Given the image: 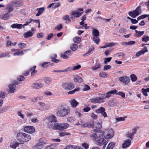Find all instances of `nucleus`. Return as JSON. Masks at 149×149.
Returning a JSON list of instances; mask_svg holds the SVG:
<instances>
[{"mask_svg":"<svg viewBox=\"0 0 149 149\" xmlns=\"http://www.w3.org/2000/svg\"><path fill=\"white\" fill-rule=\"evenodd\" d=\"M99 136H97L96 144L98 145H102L106 141L104 139L105 138L107 139H111L113 135V131L109 129L105 130L104 132H100Z\"/></svg>","mask_w":149,"mask_h":149,"instance_id":"1","label":"nucleus"},{"mask_svg":"<svg viewBox=\"0 0 149 149\" xmlns=\"http://www.w3.org/2000/svg\"><path fill=\"white\" fill-rule=\"evenodd\" d=\"M70 113V109L68 106L61 105L58 107L56 113L58 116L63 117L68 115Z\"/></svg>","mask_w":149,"mask_h":149,"instance_id":"2","label":"nucleus"},{"mask_svg":"<svg viewBox=\"0 0 149 149\" xmlns=\"http://www.w3.org/2000/svg\"><path fill=\"white\" fill-rule=\"evenodd\" d=\"M31 138V136L27 134L21 133L17 134V139L20 143H24V142L29 141Z\"/></svg>","mask_w":149,"mask_h":149,"instance_id":"3","label":"nucleus"},{"mask_svg":"<svg viewBox=\"0 0 149 149\" xmlns=\"http://www.w3.org/2000/svg\"><path fill=\"white\" fill-rule=\"evenodd\" d=\"M92 34L93 36V40L96 44L98 45L100 41L99 37V32L97 29H93L92 31Z\"/></svg>","mask_w":149,"mask_h":149,"instance_id":"4","label":"nucleus"},{"mask_svg":"<svg viewBox=\"0 0 149 149\" xmlns=\"http://www.w3.org/2000/svg\"><path fill=\"white\" fill-rule=\"evenodd\" d=\"M141 12V7H138L136 9L132 12H129V15L133 18H135Z\"/></svg>","mask_w":149,"mask_h":149,"instance_id":"5","label":"nucleus"},{"mask_svg":"<svg viewBox=\"0 0 149 149\" xmlns=\"http://www.w3.org/2000/svg\"><path fill=\"white\" fill-rule=\"evenodd\" d=\"M74 84L71 82L65 83L63 84V88L65 90H70L74 88Z\"/></svg>","mask_w":149,"mask_h":149,"instance_id":"6","label":"nucleus"},{"mask_svg":"<svg viewBox=\"0 0 149 149\" xmlns=\"http://www.w3.org/2000/svg\"><path fill=\"white\" fill-rule=\"evenodd\" d=\"M69 124L66 123H58L55 130H62L67 128L69 127Z\"/></svg>","mask_w":149,"mask_h":149,"instance_id":"7","label":"nucleus"},{"mask_svg":"<svg viewBox=\"0 0 149 149\" xmlns=\"http://www.w3.org/2000/svg\"><path fill=\"white\" fill-rule=\"evenodd\" d=\"M91 102L93 103H101L104 102V98L97 97L93 98L90 100Z\"/></svg>","mask_w":149,"mask_h":149,"instance_id":"8","label":"nucleus"},{"mask_svg":"<svg viewBox=\"0 0 149 149\" xmlns=\"http://www.w3.org/2000/svg\"><path fill=\"white\" fill-rule=\"evenodd\" d=\"M105 109L103 107H101L98 109L96 110L95 112L97 113H101L102 115L104 117H107L106 113L105 112Z\"/></svg>","mask_w":149,"mask_h":149,"instance_id":"9","label":"nucleus"},{"mask_svg":"<svg viewBox=\"0 0 149 149\" xmlns=\"http://www.w3.org/2000/svg\"><path fill=\"white\" fill-rule=\"evenodd\" d=\"M24 131L29 133H32L35 131V128L32 126H27L24 128Z\"/></svg>","mask_w":149,"mask_h":149,"instance_id":"10","label":"nucleus"},{"mask_svg":"<svg viewBox=\"0 0 149 149\" xmlns=\"http://www.w3.org/2000/svg\"><path fill=\"white\" fill-rule=\"evenodd\" d=\"M11 3L14 7H19L22 6L23 4V1L20 0H15Z\"/></svg>","mask_w":149,"mask_h":149,"instance_id":"11","label":"nucleus"},{"mask_svg":"<svg viewBox=\"0 0 149 149\" xmlns=\"http://www.w3.org/2000/svg\"><path fill=\"white\" fill-rule=\"evenodd\" d=\"M57 120L56 121L48 123L47 127L50 129L55 130L57 127Z\"/></svg>","mask_w":149,"mask_h":149,"instance_id":"12","label":"nucleus"},{"mask_svg":"<svg viewBox=\"0 0 149 149\" xmlns=\"http://www.w3.org/2000/svg\"><path fill=\"white\" fill-rule=\"evenodd\" d=\"M119 80L125 84H127L130 81L129 78L126 76L120 77Z\"/></svg>","mask_w":149,"mask_h":149,"instance_id":"13","label":"nucleus"},{"mask_svg":"<svg viewBox=\"0 0 149 149\" xmlns=\"http://www.w3.org/2000/svg\"><path fill=\"white\" fill-rule=\"evenodd\" d=\"M28 25V23L26 24H24L23 25L21 24H14L11 26V27L13 28H17L19 29H21L22 28V26H26Z\"/></svg>","mask_w":149,"mask_h":149,"instance_id":"14","label":"nucleus"},{"mask_svg":"<svg viewBox=\"0 0 149 149\" xmlns=\"http://www.w3.org/2000/svg\"><path fill=\"white\" fill-rule=\"evenodd\" d=\"M131 144V141L130 139H127L125 140L122 145V148H125L129 146Z\"/></svg>","mask_w":149,"mask_h":149,"instance_id":"15","label":"nucleus"},{"mask_svg":"<svg viewBox=\"0 0 149 149\" xmlns=\"http://www.w3.org/2000/svg\"><path fill=\"white\" fill-rule=\"evenodd\" d=\"M148 52V50L147 47H144L143 50L140 51L136 53V56H139L140 55L144 54L145 52Z\"/></svg>","mask_w":149,"mask_h":149,"instance_id":"16","label":"nucleus"},{"mask_svg":"<svg viewBox=\"0 0 149 149\" xmlns=\"http://www.w3.org/2000/svg\"><path fill=\"white\" fill-rule=\"evenodd\" d=\"M48 123L54 121H56L57 120L56 118L54 115H51L47 117V118Z\"/></svg>","mask_w":149,"mask_h":149,"instance_id":"17","label":"nucleus"},{"mask_svg":"<svg viewBox=\"0 0 149 149\" xmlns=\"http://www.w3.org/2000/svg\"><path fill=\"white\" fill-rule=\"evenodd\" d=\"M43 85L42 84H38L37 83L33 84L32 87L36 89H39L43 87Z\"/></svg>","mask_w":149,"mask_h":149,"instance_id":"18","label":"nucleus"},{"mask_svg":"<svg viewBox=\"0 0 149 149\" xmlns=\"http://www.w3.org/2000/svg\"><path fill=\"white\" fill-rule=\"evenodd\" d=\"M75 83L78 82L80 83L82 82L83 81V79L79 76L76 75L74 77L73 79Z\"/></svg>","mask_w":149,"mask_h":149,"instance_id":"19","label":"nucleus"},{"mask_svg":"<svg viewBox=\"0 0 149 149\" xmlns=\"http://www.w3.org/2000/svg\"><path fill=\"white\" fill-rule=\"evenodd\" d=\"M70 102L71 107L73 108L76 107L79 104L77 101L74 99H72L70 101Z\"/></svg>","mask_w":149,"mask_h":149,"instance_id":"20","label":"nucleus"},{"mask_svg":"<svg viewBox=\"0 0 149 149\" xmlns=\"http://www.w3.org/2000/svg\"><path fill=\"white\" fill-rule=\"evenodd\" d=\"M16 86L15 84H13L9 85V92L12 93H14L15 91V88Z\"/></svg>","mask_w":149,"mask_h":149,"instance_id":"21","label":"nucleus"},{"mask_svg":"<svg viewBox=\"0 0 149 149\" xmlns=\"http://www.w3.org/2000/svg\"><path fill=\"white\" fill-rule=\"evenodd\" d=\"M135 33L134 34V36L135 37H139L143 35L144 33V31H138L137 30H135Z\"/></svg>","mask_w":149,"mask_h":149,"instance_id":"22","label":"nucleus"},{"mask_svg":"<svg viewBox=\"0 0 149 149\" xmlns=\"http://www.w3.org/2000/svg\"><path fill=\"white\" fill-rule=\"evenodd\" d=\"M117 91L116 90L114 89L108 92L106 94V97H109L111 96V95L112 94H114L117 92Z\"/></svg>","mask_w":149,"mask_h":149,"instance_id":"23","label":"nucleus"},{"mask_svg":"<svg viewBox=\"0 0 149 149\" xmlns=\"http://www.w3.org/2000/svg\"><path fill=\"white\" fill-rule=\"evenodd\" d=\"M36 67V66H34L33 67L31 68L29 70L31 72V75L32 76H34L37 72V71L35 70Z\"/></svg>","mask_w":149,"mask_h":149,"instance_id":"24","label":"nucleus"},{"mask_svg":"<svg viewBox=\"0 0 149 149\" xmlns=\"http://www.w3.org/2000/svg\"><path fill=\"white\" fill-rule=\"evenodd\" d=\"M84 127H94V124L93 122H91L85 123L83 125Z\"/></svg>","mask_w":149,"mask_h":149,"instance_id":"25","label":"nucleus"},{"mask_svg":"<svg viewBox=\"0 0 149 149\" xmlns=\"http://www.w3.org/2000/svg\"><path fill=\"white\" fill-rule=\"evenodd\" d=\"M82 13L83 12L80 13L78 11H74L72 12V14L73 16L78 17L81 16Z\"/></svg>","mask_w":149,"mask_h":149,"instance_id":"26","label":"nucleus"},{"mask_svg":"<svg viewBox=\"0 0 149 149\" xmlns=\"http://www.w3.org/2000/svg\"><path fill=\"white\" fill-rule=\"evenodd\" d=\"M8 13H7L6 14H4L3 15H1L0 18L4 20L8 19L9 17L12 16V15H9Z\"/></svg>","mask_w":149,"mask_h":149,"instance_id":"27","label":"nucleus"},{"mask_svg":"<svg viewBox=\"0 0 149 149\" xmlns=\"http://www.w3.org/2000/svg\"><path fill=\"white\" fill-rule=\"evenodd\" d=\"M43 146L42 144H41L40 143H37L35 145L33 146V149H41Z\"/></svg>","mask_w":149,"mask_h":149,"instance_id":"28","label":"nucleus"},{"mask_svg":"<svg viewBox=\"0 0 149 149\" xmlns=\"http://www.w3.org/2000/svg\"><path fill=\"white\" fill-rule=\"evenodd\" d=\"M19 144L20 143H19L15 141L14 142L11 143L10 144V146L11 148L15 149L16 148L19 146Z\"/></svg>","mask_w":149,"mask_h":149,"instance_id":"29","label":"nucleus"},{"mask_svg":"<svg viewBox=\"0 0 149 149\" xmlns=\"http://www.w3.org/2000/svg\"><path fill=\"white\" fill-rule=\"evenodd\" d=\"M36 10L38 11V13L36 14L37 16H39L42 13L44 10V8L43 7L37 8Z\"/></svg>","mask_w":149,"mask_h":149,"instance_id":"30","label":"nucleus"},{"mask_svg":"<svg viewBox=\"0 0 149 149\" xmlns=\"http://www.w3.org/2000/svg\"><path fill=\"white\" fill-rule=\"evenodd\" d=\"M33 35V33L31 31H29L24 33V36L25 38H27Z\"/></svg>","mask_w":149,"mask_h":149,"instance_id":"31","label":"nucleus"},{"mask_svg":"<svg viewBox=\"0 0 149 149\" xmlns=\"http://www.w3.org/2000/svg\"><path fill=\"white\" fill-rule=\"evenodd\" d=\"M44 80L46 84L49 85L51 83L52 79L50 78L47 77L44 78Z\"/></svg>","mask_w":149,"mask_h":149,"instance_id":"32","label":"nucleus"},{"mask_svg":"<svg viewBox=\"0 0 149 149\" xmlns=\"http://www.w3.org/2000/svg\"><path fill=\"white\" fill-rule=\"evenodd\" d=\"M63 20H65V23H68L70 22L71 21V20L70 19V17L69 15H66L63 18Z\"/></svg>","mask_w":149,"mask_h":149,"instance_id":"33","label":"nucleus"},{"mask_svg":"<svg viewBox=\"0 0 149 149\" xmlns=\"http://www.w3.org/2000/svg\"><path fill=\"white\" fill-rule=\"evenodd\" d=\"M26 51V50H24L23 51H19L17 52H15L13 55H17V56H21L24 54L23 52H25Z\"/></svg>","mask_w":149,"mask_h":149,"instance_id":"34","label":"nucleus"},{"mask_svg":"<svg viewBox=\"0 0 149 149\" xmlns=\"http://www.w3.org/2000/svg\"><path fill=\"white\" fill-rule=\"evenodd\" d=\"M115 143L114 142H110L108 145L106 149H113L114 146H115Z\"/></svg>","mask_w":149,"mask_h":149,"instance_id":"35","label":"nucleus"},{"mask_svg":"<svg viewBox=\"0 0 149 149\" xmlns=\"http://www.w3.org/2000/svg\"><path fill=\"white\" fill-rule=\"evenodd\" d=\"M100 68V64L99 63H96L95 64L92 68V69L93 70H96Z\"/></svg>","mask_w":149,"mask_h":149,"instance_id":"36","label":"nucleus"},{"mask_svg":"<svg viewBox=\"0 0 149 149\" xmlns=\"http://www.w3.org/2000/svg\"><path fill=\"white\" fill-rule=\"evenodd\" d=\"M39 141L40 143L41 144H42L43 146H44V144H46L47 143V141L44 138H42L40 139L39 140Z\"/></svg>","mask_w":149,"mask_h":149,"instance_id":"37","label":"nucleus"},{"mask_svg":"<svg viewBox=\"0 0 149 149\" xmlns=\"http://www.w3.org/2000/svg\"><path fill=\"white\" fill-rule=\"evenodd\" d=\"M73 41L75 43H79L81 41V38L79 37H76L74 38Z\"/></svg>","mask_w":149,"mask_h":149,"instance_id":"38","label":"nucleus"},{"mask_svg":"<svg viewBox=\"0 0 149 149\" xmlns=\"http://www.w3.org/2000/svg\"><path fill=\"white\" fill-rule=\"evenodd\" d=\"M12 5H9L6 7L7 9L8 10V13L12 12L13 10Z\"/></svg>","mask_w":149,"mask_h":149,"instance_id":"39","label":"nucleus"},{"mask_svg":"<svg viewBox=\"0 0 149 149\" xmlns=\"http://www.w3.org/2000/svg\"><path fill=\"white\" fill-rule=\"evenodd\" d=\"M77 45L75 44H73L70 47L71 49L73 51H75L77 49Z\"/></svg>","mask_w":149,"mask_h":149,"instance_id":"40","label":"nucleus"},{"mask_svg":"<svg viewBox=\"0 0 149 149\" xmlns=\"http://www.w3.org/2000/svg\"><path fill=\"white\" fill-rule=\"evenodd\" d=\"M99 134L97 133H95L91 135L90 136L91 137L93 138V140L96 141V140H97V136H99Z\"/></svg>","mask_w":149,"mask_h":149,"instance_id":"41","label":"nucleus"},{"mask_svg":"<svg viewBox=\"0 0 149 149\" xmlns=\"http://www.w3.org/2000/svg\"><path fill=\"white\" fill-rule=\"evenodd\" d=\"M135 43V41H130L127 42H124L122 43V45H132L134 44Z\"/></svg>","mask_w":149,"mask_h":149,"instance_id":"42","label":"nucleus"},{"mask_svg":"<svg viewBox=\"0 0 149 149\" xmlns=\"http://www.w3.org/2000/svg\"><path fill=\"white\" fill-rule=\"evenodd\" d=\"M130 78L131 81H135L137 79V77L134 74H132L130 75Z\"/></svg>","mask_w":149,"mask_h":149,"instance_id":"43","label":"nucleus"},{"mask_svg":"<svg viewBox=\"0 0 149 149\" xmlns=\"http://www.w3.org/2000/svg\"><path fill=\"white\" fill-rule=\"evenodd\" d=\"M142 40L143 41L147 42L149 41V36L146 35L144 36L142 38Z\"/></svg>","mask_w":149,"mask_h":149,"instance_id":"44","label":"nucleus"},{"mask_svg":"<svg viewBox=\"0 0 149 149\" xmlns=\"http://www.w3.org/2000/svg\"><path fill=\"white\" fill-rule=\"evenodd\" d=\"M95 127L98 129L101 128L102 127L101 122L100 121H98L95 125Z\"/></svg>","mask_w":149,"mask_h":149,"instance_id":"45","label":"nucleus"},{"mask_svg":"<svg viewBox=\"0 0 149 149\" xmlns=\"http://www.w3.org/2000/svg\"><path fill=\"white\" fill-rule=\"evenodd\" d=\"M50 64V63L49 62H45L43 63L42 65V66L43 68H46L49 66Z\"/></svg>","mask_w":149,"mask_h":149,"instance_id":"46","label":"nucleus"},{"mask_svg":"<svg viewBox=\"0 0 149 149\" xmlns=\"http://www.w3.org/2000/svg\"><path fill=\"white\" fill-rule=\"evenodd\" d=\"M52 8L53 9H54L58 7L60 5V4L59 3H52Z\"/></svg>","mask_w":149,"mask_h":149,"instance_id":"47","label":"nucleus"},{"mask_svg":"<svg viewBox=\"0 0 149 149\" xmlns=\"http://www.w3.org/2000/svg\"><path fill=\"white\" fill-rule=\"evenodd\" d=\"M17 45L19 48H23L25 47L26 44L23 43H18Z\"/></svg>","mask_w":149,"mask_h":149,"instance_id":"48","label":"nucleus"},{"mask_svg":"<svg viewBox=\"0 0 149 149\" xmlns=\"http://www.w3.org/2000/svg\"><path fill=\"white\" fill-rule=\"evenodd\" d=\"M9 107L10 106H8L3 107L0 113L4 112L6 111L9 108Z\"/></svg>","mask_w":149,"mask_h":149,"instance_id":"49","label":"nucleus"},{"mask_svg":"<svg viewBox=\"0 0 149 149\" xmlns=\"http://www.w3.org/2000/svg\"><path fill=\"white\" fill-rule=\"evenodd\" d=\"M126 118V116L120 117L116 118V119L118 121H121L124 120Z\"/></svg>","mask_w":149,"mask_h":149,"instance_id":"50","label":"nucleus"},{"mask_svg":"<svg viewBox=\"0 0 149 149\" xmlns=\"http://www.w3.org/2000/svg\"><path fill=\"white\" fill-rule=\"evenodd\" d=\"M147 88L146 89H145L143 88L142 89V91L143 92V93L145 96H147L148 95V94L147 93V92H148L149 91H148Z\"/></svg>","mask_w":149,"mask_h":149,"instance_id":"51","label":"nucleus"},{"mask_svg":"<svg viewBox=\"0 0 149 149\" xmlns=\"http://www.w3.org/2000/svg\"><path fill=\"white\" fill-rule=\"evenodd\" d=\"M111 59L112 58L111 57L105 58L104 61V64H107L108 62H110Z\"/></svg>","mask_w":149,"mask_h":149,"instance_id":"52","label":"nucleus"},{"mask_svg":"<svg viewBox=\"0 0 149 149\" xmlns=\"http://www.w3.org/2000/svg\"><path fill=\"white\" fill-rule=\"evenodd\" d=\"M107 74L105 72H101L99 74V76L100 77H105Z\"/></svg>","mask_w":149,"mask_h":149,"instance_id":"53","label":"nucleus"},{"mask_svg":"<svg viewBox=\"0 0 149 149\" xmlns=\"http://www.w3.org/2000/svg\"><path fill=\"white\" fill-rule=\"evenodd\" d=\"M57 56H54L53 58H52V61L54 63H58L61 61V60L59 59H56Z\"/></svg>","mask_w":149,"mask_h":149,"instance_id":"54","label":"nucleus"},{"mask_svg":"<svg viewBox=\"0 0 149 149\" xmlns=\"http://www.w3.org/2000/svg\"><path fill=\"white\" fill-rule=\"evenodd\" d=\"M81 67V66L80 65H74L73 66L72 70H78Z\"/></svg>","mask_w":149,"mask_h":149,"instance_id":"55","label":"nucleus"},{"mask_svg":"<svg viewBox=\"0 0 149 149\" xmlns=\"http://www.w3.org/2000/svg\"><path fill=\"white\" fill-rule=\"evenodd\" d=\"M6 95V93L5 92L2 91L0 92V98H4L5 97Z\"/></svg>","mask_w":149,"mask_h":149,"instance_id":"56","label":"nucleus"},{"mask_svg":"<svg viewBox=\"0 0 149 149\" xmlns=\"http://www.w3.org/2000/svg\"><path fill=\"white\" fill-rule=\"evenodd\" d=\"M63 28V26L62 24H60L59 25L56 26L55 28V29L60 31Z\"/></svg>","mask_w":149,"mask_h":149,"instance_id":"57","label":"nucleus"},{"mask_svg":"<svg viewBox=\"0 0 149 149\" xmlns=\"http://www.w3.org/2000/svg\"><path fill=\"white\" fill-rule=\"evenodd\" d=\"M116 93L117 95L121 96L123 98L125 97V94L122 92L120 91Z\"/></svg>","mask_w":149,"mask_h":149,"instance_id":"58","label":"nucleus"},{"mask_svg":"<svg viewBox=\"0 0 149 149\" xmlns=\"http://www.w3.org/2000/svg\"><path fill=\"white\" fill-rule=\"evenodd\" d=\"M64 149H75V148L73 146L70 145L67 146L66 148Z\"/></svg>","mask_w":149,"mask_h":149,"instance_id":"59","label":"nucleus"},{"mask_svg":"<svg viewBox=\"0 0 149 149\" xmlns=\"http://www.w3.org/2000/svg\"><path fill=\"white\" fill-rule=\"evenodd\" d=\"M90 88V86L88 85H86L84 86L83 90L84 91H88Z\"/></svg>","mask_w":149,"mask_h":149,"instance_id":"60","label":"nucleus"},{"mask_svg":"<svg viewBox=\"0 0 149 149\" xmlns=\"http://www.w3.org/2000/svg\"><path fill=\"white\" fill-rule=\"evenodd\" d=\"M34 114L32 113L27 112L26 113V116L29 119H30L31 116H33Z\"/></svg>","mask_w":149,"mask_h":149,"instance_id":"61","label":"nucleus"},{"mask_svg":"<svg viewBox=\"0 0 149 149\" xmlns=\"http://www.w3.org/2000/svg\"><path fill=\"white\" fill-rule=\"evenodd\" d=\"M111 68V66L109 65H105L103 68L104 70H106L108 69H110Z\"/></svg>","mask_w":149,"mask_h":149,"instance_id":"62","label":"nucleus"},{"mask_svg":"<svg viewBox=\"0 0 149 149\" xmlns=\"http://www.w3.org/2000/svg\"><path fill=\"white\" fill-rule=\"evenodd\" d=\"M55 144H54L53 145H52L50 146H47L45 147V149H54L55 147L54 145Z\"/></svg>","mask_w":149,"mask_h":149,"instance_id":"63","label":"nucleus"},{"mask_svg":"<svg viewBox=\"0 0 149 149\" xmlns=\"http://www.w3.org/2000/svg\"><path fill=\"white\" fill-rule=\"evenodd\" d=\"M82 146L85 149H87L89 147L88 144L85 143L82 144Z\"/></svg>","mask_w":149,"mask_h":149,"instance_id":"64","label":"nucleus"}]
</instances>
